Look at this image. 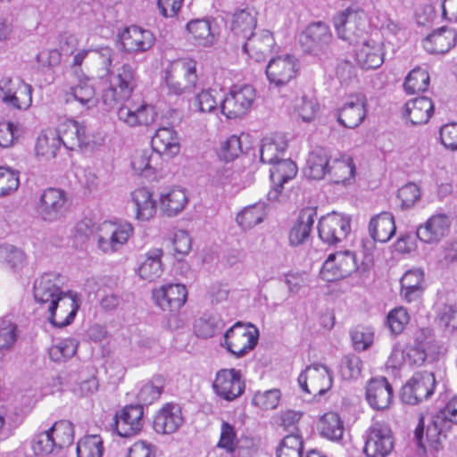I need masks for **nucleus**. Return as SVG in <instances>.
Masks as SVG:
<instances>
[{
    "label": "nucleus",
    "instance_id": "obj_26",
    "mask_svg": "<svg viewBox=\"0 0 457 457\" xmlns=\"http://www.w3.org/2000/svg\"><path fill=\"white\" fill-rule=\"evenodd\" d=\"M272 165L270 170L272 188L267 197L270 202H280L283 185L295 177L297 167L293 161L284 157Z\"/></svg>",
    "mask_w": 457,
    "mask_h": 457
},
{
    "label": "nucleus",
    "instance_id": "obj_18",
    "mask_svg": "<svg viewBox=\"0 0 457 457\" xmlns=\"http://www.w3.org/2000/svg\"><path fill=\"white\" fill-rule=\"evenodd\" d=\"M144 410L141 404L126 405L114 416V431L120 437L137 435L144 426Z\"/></svg>",
    "mask_w": 457,
    "mask_h": 457
},
{
    "label": "nucleus",
    "instance_id": "obj_6",
    "mask_svg": "<svg viewBox=\"0 0 457 457\" xmlns=\"http://www.w3.org/2000/svg\"><path fill=\"white\" fill-rule=\"evenodd\" d=\"M54 130L62 145L69 150L93 149L99 144L86 124L74 119L61 120Z\"/></svg>",
    "mask_w": 457,
    "mask_h": 457
},
{
    "label": "nucleus",
    "instance_id": "obj_38",
    "mask_svg": "<svg viewBox=\"0 0 457 457\" xmlns=\"http://www.w3.org/2000/svg\"><path fill=\"white\" fill-rule=\"evenodd\" d=\"M257 25V12L253 7L237 9L231 17L230 30L243 39L247 37Z\"/></svg>",
    "mask_w": 457,
    "mask_h": 457
},
{
    "label": "nucleus",
    "instance_id": "obj_37",
    "mask_svg": "<svg viewBox=\"0 0 457 457\" xmlns=\"http://www.w3.org/2000/svg\"><path fill=\"white\" fill-rule=\"evenodd\" d=\"M394 216L387 212L374 215L369 223V234L375 242L386 243L395 234Z\"/></svg>",
    "mask_w": 457,
    "mask_h": 457
},
{
    "label": "nucleus",
    "instance_id": "obj_34",
    "mask_svg": "<svg viewBox=\"0 0 457 457\" xmlns=\"http://www.w3.org/2000/svg\"><path fill=\"white\" fill-rule=\"evenodd\" d=\"M152 150L161 156L172 158L180 151V144L177 132L172 128H160L152 137Z\"/></svg>",
    "mask_w": 457,
    "mask_h": 457
},
{
    "label": "nucleus",
    "instance_id": "obj_63",
    "mask_svg": "<svg viewBox=\"0 0 457 457\" xmlns=\"http://www.w3.org/2000/svg\"><path fill=\"white\" fill-rule=\"evenodd\" d=\"M20 186L17 171L4 166H0V197L14 193Z\"/></svg>",
    "mask_w": 457,
    "mask_h": 457
},
{
    "label": "nucleus",
    "instance_id": "obj_53",
    "mask_svg": "<svg viewBox=\"0 0 457 457\" xmlns=\"http://www.w3.org/2000/svg\"><path fill=\"white\" fill-rule=\"evenodd\" d=\"M429 85V75L426 69L416 67L405 78L403 87L407 94L413 95L424 92Z\"/></svg>",
    "mask_w": 457,
    "mask_h": 457
},
{
    "label": "nucleus",
    "instance_id": "obj_44",
    "mask_svg": "<svg viewBox=\"0 0 457 457\" xmlns=\"http://www.w3.org/2000/svg\"><path fill=\"white\" fill-rule=\"evenodd\" d=\"M287 142L280 135L266 137L262 140L260 158L263 163L273 164L285 155Z\"/></svg>",
    "mask_w": 457,
    "mask_h": 457
},
{
    "label": "nucleus",
    "instance_id": "obj_4",
    "mask_svg": "<svg viewBox=\"0 0 457 457\" xmlns=\"http://www.w3.org/2000/svg\"><path fill=\"white\" fill-rule=\"evenodd\" d=\"M133 233L132 224L126 220H104L96 230L97 247L106 254L114 253L128 243Z\"/></svg>",
    "mask_w": 457,
    "mask_h": 457
},
{
    "label": "nucleus",
    "instance_id": "obj_50",
    "mask_svg": "<svg viewBox=\"0 0 457 457\" xmlns=\"http://www.w3.org/2000/svg\"><path fill=\"white\" fill-rule=\"evenodd\" d=\"M224 95L220 89H204L195 97L194 104L201 112H216L220 111Z\"/></svg>",
    "mask_w": 457,
    "mask_h": 457
},
{
    "label": "nucleus",
    "instance_id": "obj_19",
    "mask_svg": "<svg viewBox=\"0 0 457 457\" xmlns=\"http://www.w3.org/2000/svg\"><path fill=\"white\" fill-rule=\"evenodd\" d=\"M391 429L381 423H374L368 430L364 453L368 457H386L393 450Z\"/></svg>",
    "mask_w": 457,
    "mask_h": 457
},
{
    "label": "nucleus",
    "instance_id": "obj_41",
    "mask_svg": "<svg viewBox=\"0 0 457 457\" xmlns=\"http://www.w3.org/2000/svg\"><path fill=\"white\" fill-rule=\"evenodd\" d=\"M331 158L323 148H315L308 155L304 174L312 179H322L328 177Z\"/></svg>",
    "mask_w": 457,
    "mask_h": 457
},
{
    "label": "nucleus",
    "instance_id": "obj_31",
    "mask_svg": "<svg viewBox=\"0 0 457 457\" xmlns=\"http://www.w3.org/2000/svg\"><path fill=\"white\" fill-rule=\"evenodd\" d=\"M187 203V194L180 187H166L159 192V208L168 217H175L179 214Z\"/></svg>",
    "mask_w": 457,
    "mask_h": 457
},
{
    "label": "nucleus",
    "instance_id": "obj_16",
    "mask_svg": "<svg viewBox=\"0 0 457 457\" xmlns=\"http://www.w3.org/2000/svg\"><path fill=\"white\" fill-rule=\"evenodd\" d=\"M357 263L353 252L345 250L330 253L320 270L323 280L331 282L341 279L356 270Z\"/></svg>",
    "mask_w": 457,
    "mask_h": 457
},
{
    "label": "nucleus",
    "instance_id": "obj_2",
    "mask_svg": "<svg viewBox=\"0 0 457 457\" xmlns=\"http://www.w3.org/2000/svg\"><path fill=\"white\" fill-rule=\"evenodd\" d=\"M433 343L430 328H420L415 334L412 345L402 346L395 345L388 358V364L395 369L402 367L420 366L424 363L430 345Z\"/></svg>",
    "mask_w": 457,
    "mask_h": 457
},
{
    "label": "nucleus",
    "instance_id": "obj_13",
    "mask_svg": "<svg viewBox=\"0 0 457 457\" xmlns=\"http://www.w3.org/2000/svg\"><path fill=\"white\" fill-rule=\"evenodd\" d=\"M81 304L79 295L73 291L62 294L50 303L46 308L48 320L55 327L62 328L71 324L75 319Z\"/></svg>",
    "mask_w": 457,
    "mask_h": 457
},
{
    "label": "nucleus",
    "instance_id": "obj_15",
    "mask_svg": "<svg viewBox=\"0 0 457 457\" xmlns=\"http://www.w3.org/2000/svg\"><path fill=\"white\" fill-rule=\"evenodd\" d=\"M66 192L60 188L48 187L41 194L37 205L40 218L47 222H54L64 217L68 209Z\"/></svg>",
    "mask_w": 457,
    "mask_h": 457
},
{
    "label": "nucleus",
    "instance_id": "obj_51",
    "mask_svg": "<svg viewBox=\"0 0 457 457\" xmlns=\"http://www.w3.org/2000/svg\"><path fill=\"white\" fill-rule=\"evenodd\" d=\"M62 145L56 131L53 129H47L37 137L36 153L37 155L45 156L47 159L54 158Z\"/></svg>",
    "mask_w": 457,
    "mask_h": 457
},
{
    "label": "nucleus",
    "instance_id": "obj_35",
    "mask_svg": "<svg viewBox=\"0 0 457 457\" xmlns=\"http://www.w3.org/2000/svg\"><path fill=\"white\" fill-rule=\"evenodd\" d=\"M457 42V33L454 29L442 27L434 30L423 40L424 49L435 54L447 53Z\"/></svg>",
    "mask_w": 457,
    "mask_h": 457
},
{
    "label": "nucleus",
    "instance_id": "obj_23",
    "mask_svg": "<svg viewBox=\"0 0 457 457\" xmlns=\"http://www.w3.org/2000/svg\"><path fill=\"white\" fill-rule=\"evenodd\" d=\"M120 41L126 53L137 54L150 50L155 43V37L151 30L134 25L120 34Z\"/></svg>",
    "mask_w": 457,
    "mask_h": 457
},
{
    "label": "nucleus",
    "instance_id": "obj_33",
    "mask_svg": "<svg viewBox=\"0 0 457 457\" xmlns=\"http://www.w3.org/2000/svg\"><path fill=\"white\" fill-rule=\"evenodd\" d=\"M356 167L353 158L345 154L331 158L328 179L336 184L350 185L354 182Z\"/></svg>",
    "mask_w": 457,
    "mask_h": 457
},
{
    "label": "nucleus",
    "instance_id": "obj_20",
    "mask_svg": "<svg viewBox=\"0 0 457 457\" xmlns=\"http://www.w3.org/2000/svg\"><path fill=\"white\" fill-rule=\"evenodd\" d=\"M435 386V378L430 372L415 373L403 386L401 398L404 403L417 404L428 399L432 394Z\"/></svg>",
    "mask_w": 457,
    "mask_h": 457
},
{
    "label": "nucleus",
    "instance_id": "obj_21",
    "mask_svg": "<svg viewBox=\"0 0 457 457\" xmlns=\"http://www.w3.org/2000/svg\"><path fill=\"white\" fill-rule=\"evenodd\" d=\"M332 40L329 26L322 21L312 22L299 35V43L307 53L319 54Z\"/></svg>",
    "mask_w": 457,
    "mask_h": 457
},
{
    "label": "nucleus",
    "instance_id": "obj_49",
    "mask_svg": "<svg viewBox=\"0 0 457 457\" xmlns=\"http://www.w3.org/2000/svg\"><path fill=\"white\" fill-rule=\"evenodd\" d=\"M224 327V322L217 313H204L194 322V333L197 337L211 338Z\"/></svg>",
    "mask_w": 457,
    "mask_h": 457
},
{
    "label": "nucleus",
    "instance_id": "obj_60",
    "mask_svg": "<svg viewBox=\"0 0 457 457\" xmlns=\"http://www.w3.org/2000/svg\"><path fill=\"white\" fill-rule=\"evenodd\" d=\"M319 109V104L312 96H303L296 98L294 103L295 112L305 122L312 120Z\"/></svg>",
    "mask_w": 457,
    "mask_h": 457
},
{
    "label": "nucleus",
    "instance_id": "obj_12",
    "mask_svg": "<svg viewBox=\"0 0 457 457\" xmlns=\"http://www.w3.org/2000/svg\"><path fill=\"white\" fill-rule=\"evenodd\" d=\"M298 384L304 392L317 397L323 395L331 388L333 378L327 366L314 363L307 366L299 375Z\"/></svg>",
    "mask_w": 457,
    "mask_h": 457
},
{
    "label": "nucleus",
    "instance_id": "obj_11",
    "mask_svg": "<svg viewBox=\"0 0 457 457\" xmlns=\"http://www.w3.org/2000/svg\"><path fill=\"white\" fill-rule=\"evenodd\" d=\"M351 216L332 212L323 216L318 224L320 238L328 245H337L346 239L351 232Z\"/></svg>",
    "mask_w": 457,
    "mask_h": 457
},
{
    "label": "nucleus",
    "instance_id": "obj_48",
    "mask_svg": "<svg viewBox=\"0 0 457 457\" xmlns=\"http://www.w3.org/2000/svg\"><path fill=\"white\" fill-rule=\"evenodd\" d=\"M268 213L267 205L263 202H258L245 207L236 218L237 223L243 229H250L262 223Z\"/></svg>",
    "mask_w": 457,
    "mask_h": 457
},
{
    "label": "nucleus",
    "instance_id": "obj_28",
    "mask_svg": "<svg viewBox=\"0 0 457 457\" xmlns=\"http://www.w3.org/2000/svg\"><path fill=\"white\" fill-rule=\"evenodd\" d=\"M451 224V216L441 212L435 213L417 228V237L425 243H438L449 234Z\"/></svg>",
    "mask_w": 457,
    "mask_h": 457
},
{
    "label": "nucleus",
    "instance_id": "obj_10",
    "mask_svg": "<svg viewBox=\"0 0 457 457\" xmlns=\"http://www.w3.org/2000/svg\"><path fill=\"white\" fill-rule=\"evenodd\" d=\"M258 337V329L253 325L237 322L225 333L222 345L236 357H242L254 348Z\"/></svg>",
    "mask_w": 457,
    "mask_h": 457
},
{
    "label": "nucleus",
    "instance_id": "obj_56",
    "mask_svg": "<svg viewBox=\"0 0 457 457\" xmlns=\"http://www.w3.org/2000/svg\"><path fill=\"white\" fill-rule=\"evenodd\" d=\"M56 448H63L71 445L74 439L72 424L68 420L55 422L48 428Z\"/></svg>",
    "mask_w": 457,
    "mask_h": 457
},
{
    "label": "nucleus",
    "instance_id": "obj_22",
    "mask_svg": "<svg viewBox=\"0 0 457 457\" xmlns=\"http://www.w3.org/2000/svg\"><path fill=\"white\" fill-rule=\"evenodd\" d=\"M187 290L182 284H166L153 290V299L162 311L177 312L186 303Z\"/></svg>",
    "mask_w": 457,
    "mask_h": 457
},
{
    "label": "nucleus",
    "instance_id": "obj_5",
    "mask_svg": "<svg viewBox=\"0 0 457 457\" xmlns=\"http://www.w3.org/2000/svg\"><path fill=\"white\" fill-rule=\"evenodd\" d=\"M137 87V73L129 64H123L110 75V84L102 95L105 109L113 108L117 104L129 98Z\"/></svg>",
    "mask_w": 457,
    "mask_h": 457
},
{
    "label": "nucleus",
    "instance_id": "obj_46",
    "mask_svg": "<svg viewBox=\"0 0 457 457\" xmlns=\"http://www.w3.org/2000/svg\"><path fill=\"white\" fill-rule=\"evenodd\" d=\"M187 29L192 35L193 40L197 46H211L216 41L217 32L209 20L197 19L191 21L187 23Z\"/></svg>",
    "mask_w": 457,
    "mask_h": 457
},
{
    "label": "nucleus",
    "instance_id": "obj_27",
    "mask_svg": "<svg viewBox=\"0 0 457 457\" xmlns=\"http://www.w3.org/2000/svg\"><path fill=\"white\" fill-rule=\"evenodd\" d=\"M365 397L373 410L385 411L393 402V387L384 377L371 378L367 383Z\"/></svg>",
    "mask_w": 457,
    "mask_h": 457
},
{
    "label": "nucleus",
    "instance_id": "obj_59",
    "mask_svg": "<svg viewBox=\"0 0 457 457\" xmlns=\"http://www.w3.org/2000/svg\"><path fill=\"white\" fill-rule=\"evenodd\" d=\"M303 449L302 436L292 433L282 439L277 450V457H302Z\"/></svg>",
    "mask_w": 457,
    "mask_h": 457
},
{
    "label": "nucleus",
    "instance_id": "obj_58",
    "mask_svg": "<svg viewBox=\"0 0 457 457\" xmlns=\"http://www.w3.org/2000/svg\"><path fill=\"white\" fill-rule=\"evenodd\" d=\"M0 261L5 262L12 270H17L25 265L26 255L21 249L12 245L1 244Z\"/></svg>",
    "mask_w": 457,
    "mask_h": 457
},
{
    "label": "nucleus",
    "instance_id": "obj_8",
    "mask_svg": "<svg viewBox=\"0 0 457 457\" xmlns=\"http://www.w3.org/2000/svg\"><path fill=\"white\" fill-rule=\"evenodd\" d=\"M301 70L300 61L290 54L277 55L270 59L265 68L266 78L270 86L279 88L295 79Z\"/></svg>",
    "mask_w": 457,
    "mask_h": 457
},
{
    "label": "nucleus",
    "instance_id": "obj_62",
    "mask_svg": "<svg viewBox=\"0 0 457 457\" xmlns=\"http://www.w3.org/2000/svg\"><path fill=\"white\" fill-rule=\"evenodd\" d=\"M410 321V315L407 310L403 307L392 309L386 316V325L393 335H400Z\"/></svg>",
    "mask_w": 457,
    "mask_h": 457
},
{
    "label": "nucleus",
    "instance_id": "obj_29",
    "mask_svg": "<svg viewBox=\"0 0 457 457\" xmlns=\"http://www.w3.org/2000/svg\"><path fill=\"white\" fill-rule=\"evenodd\" d=\"M367 99L363 94L349 96L338 111V121L345 128L358 127L366 117Z\"/></svg>",
    "mask_w": 457,
    "mask_h": 457
},
{
    "label": "nucleus",
    "instance_id": "obj_17",
    "mask_svg": "<svg viewBox=\"0 0 457 457\" xmlns=\"http://www.w3.org/2000/svg\"><path fill=\"white\" fill-rule=\"evenodd\" d=\"M214 393L223 400L232 402L245 391V381L240 370L222 369L216 373L212 384Z\"/></svg>",
    "mask_w": 457,
    "mask_h": 457
},
{
    "label": "nucleus",
    "instance_id": "obj_30",
    "mask_svg": "<svg viewBox=\"0 0 457 457\" xmlns=\"http://www.w3.org/2000/svg\"><path fill=\"white\" fill-rule=\"evenodd\" d=\"M34 298L42 308H47L52 301L59 298L64 292L61 290L60 277L46 273L37 278L34 283Z\"/></svg>",
    "mask_w": 457,
    "mask_h": 457
},
{
    "label": "nucleus",
    "instance_id": "obj_36",
    "mask_svg": "<svg viewBox=\"0 0 457 457\" xmlns=\"http://www.w3.org/2000/svg\"><path fill=\"white\" fill-rule=\"evenodd\" d=\"M163 252L161 248H152L140 256L137 275L147 281L159 278L163 271L162 258Z\"/></svg>",
    "mask_w": 457,
    "mask_h": 457
},
{
    "label": "nucleus",
    "instance_id": "obj_1",
    "mask_svg": "<svg viewBox=\"0 0 457 457\" xmlns=\"http://www.w3.org/2000/svg\"><path fill=\"white\" fill-rule=\"evenodd\" d=\"M339 38L355 45V61L364 70L377 69L384 62V45L371 37L362 38L367 26L363 11L348 7L332 19Z\"/></svg>",
    "mask_w": 457,
    "mask_h": 457
},
{
    "label": "nucleus",
    "instance_id": "obj_40",
    "mask_svg": "<svg viewBox=\"0 0 457 457\" xmlns=\"http://www.w3.org/2000/svg\"><path fill=\"white\" fill-rule=\"evenodd\" d=\"M401 295L408 302L416 301L424 291V273L420 269L406 271L401 278Z\"/></svg>",
    "mask_w": 457,
    "mask_h": 457
},
{
    "label": "nucleus",
    "instance_id": "obj_45",
    "mask_svg": "<svg viewBox=\"0 0 457 457\" xmlns=\"http://www.w3.org/2000/svg\"><path fill=\"white\" fill-rule=\"evenodd\" d=\"M131 196L136 207V218L137 220L145 221L151 220L155 215L157 203L147 188H137L132 193Z\"/></svg>",
    "mask_w": 457,
    "mask_h": 457
},
{
    "label": "nucleus",
    "instance_id": "obj_61",
    "mask_svg": "<svg viewBox=\"0 0 457 457\" xmlns=\"http://www.w3.org/2000/svg\"><path fill=\"white\" fill-rule=\"evenodd\" d=\"M362 361L354 354L345 355L339 364V374L345 380H355L361 373Z\"/></svg>",
    "mask_w": 457,
    "mask_h": 457
},
{
    "label": "nucleus",
    "instance_id": "obj_52",
    "mask_svg": "<svg viewBox=\"0 0 457 457\" xmlns=\"http://www.w3.org/2000/svg\"><path fill=\"white\" fill-rule=\"evenodd\" d=\"M322 436L330 440H339L344 433L343 422L336 412L325 413L319 423Z\"/></svg>",
    "mask_w": 457,
    "mask_h": 457
},
{
    "label": "nucleus",
    "instance_id": "obj_55",
    "mask_svg": "<svg viewBox=\"0 0 457 457\" xmlns=\"http://www.w3.org/2000/svg\"><path fill=\"white\" fill-rule=\"evenodd\" d=\"M104 441L99 435L85 436L77 444L78 457H102Z\"/></svg>",
    "mask_w": 457,
    "mask_h": 457
},
{
    "label": "nucleus",
    "instance_id": "obj_24",
    "mask_svg": "<svg viewBox=\"0 0 457 457\" xmlns=\"http://www.w3.org/2000/svg\"><path fill=\"white\" fill-rule=\"evenodd\" d=\"M156 115L154 107L144 102L122 104L117 112L119 120L129 127L148 126Z\"/></svg>",
    "mask_w": 457,
    "mask_h": 457
},
{
    "label": "nucleus",
    "instance_id": "obj_54",
    "mask_svg": "<svg viewBox=\"0 0 457 457\" xmlns=\"http://www.w3.org/2000/svg\"><path fill=\"white\" fill-rule=\"evenodd\" d=\"M239 442L235 426L223 420L220 425L217 448L224 450L227 457H234V453L237 449Z\"/></svg>",
    "mask_w": 457,
    "mask_h": 457
},
{
    "label": "nucleus",
    "instance_id": "obj_7",
    "mask_svg": "<svg viewBox=\"0 0 457 457\" xmlns=\"http://www.w3.org/2000/svg\"><path fill=\"white\" fill-rule=\"evenodd\" d=\"M255 99L256 90L252 85H234L224 96L220 112L228 119L242 118L252 109Z\"/></svg>",
    "mask_w": 457,
    "mask_h": 457
},
{
    "label": "nucleus",
    "instance_id": "obj_47",
    "mask_svg": "<svg viewBox=\"0 0 457 457\" xmlns=\"http://www.w3.org/2000/svg\"><path fill=\"white\" fill-rule=\"evenodd\" d=\"M96 92L88 79H80L78 84L71 86L65 94L66 103L76 101L86 109H91L96 104Z\"/></svg>",
    "mask_w": 457,
    "mask_h": 457
},
{
    "label": "nucleus",
    "instance_id": "obj_32",
    "mask_svg": "<svg viewBox=\"0 0 457 457\" xmlns=\"http://www.w3.org/2000/svg\"><path fill=\"white\" fill-rule=\"evenodd\" d=\"M183 424L181 409L178 404L167 403L155 415L154 429L158 434H172Z\"/></svg>",
    "mask_w": 457,
    "mask_h": 457
},
{
    "label": "nucleus",
    "instance_id": "obj_9",
    "mask_svg": "<svg viewBox=\"0 0 457 457\" xmlns=\"http://www.w3.org/2000/svg\"><path fill=\"white\" fill-rule=\"evenodd\" d=\"M31 85L21 78L4 77L0 79V99L9 108L26 111L32 104Z\"/></svg>",
    "mask_w": 457,
    "mask_h": 457
},
{
    "label": "nucleus",
    "instance_id": "obj_39",
    "mask_svg": "<svg viewBox=\"0 0 457 457\" xmlns=\"http://www.w3.org/2000/svg\"><path fill=\"white\" fill-rule=\"evenodd\" d=\"M433 113L434 104L428 97H417L404 104L403 115L413 125L427 123Z\"/></svg>",
    "mask_w": 457,
    "mask_h": 457
},
{
    "label": "nucleus",
    "instance_id": "obj_3",
    "mask_svg": "<svg viewBox=\"0 0 457 457\" xmlns=\"http://www.w3.org/2000/svg\"><path fill=\"white\" fill-rule=\"evenodd\" d=\"M163 73L169 93L176 96L193 90L198 81L196 62L190 58H180L169 62Z\"/></svg>",
    "mask_w": 457,
    "mask_h": 457
},
{
    "label": "nucleus",
    "instance_id": "obj_25",
    "mask_svg": "<svg viewBox=\"0 0 457 457\" xmlns=\"http://www.w3.org/2000/svg\"><path fill=\"white\" fill-rule=\"evenodd\" d=\"M245 39L243 51L257 62H263L276 46L273 33L267 29L253 32Z\"/></svg>",
    "mask_w": 457,
    "mask_h": 457
},
{
    "label": "nucleus",
    "instance_id": "obj_43",
    "mask_svg": "<svg viewBox=\"0 0 457 457\" xmlns=\"http://www.w3.org/2000/svg\"><path fill=\"white\" fill-rule=\"evenodd\" d=\"M315 215L316 211L314 209H305L300 212L296 223L289 232V243L291 245H299L308 239L314 223Z\"/></svg>",
    "mask_w": 457,
    "mask_h": 457
},
{
    "label": "nucleus",
    "instance_id": "obj_42",
    "mask_svg": "<svg viewBox=\"0 0 457 457\" xmlns=\"http://www.w3.org/2000/svg\"><path fill=\"white\" fill-rule=\"evenodd\" d=\"M159 155L153 150H136L132 154L131 168L137 174L150 177L159 170Z\"/></svg>",
    "mask_w": 457,
    "mask_h": 457
},
{
    "label": "nucleus",
    "instance_id": "obj_64",
    "mask_svg": "<svg viewBox=\"0 0 457 457\" xmlns=\"http://www.w3.org/2000/svg\"><path fill=\"white\" fill-rule=\"evenodd\" d=\"M31 448L36 455L44 456L50 454L56 449L48 429L37 433L32 441Z\"/></svg>",
    "mask_w": 457,
    "mask_h": 457
},
{
    "label": "nucleus",
    "instance_id": "obj_57",
    "mask_svg": "<svg viewBox=\"0 0 457 457\" xmlns=\"http://www.w3.org/2000/svg\"><path fill=\"white\" fill-rule=\"evenodd\" d=\"M78 342L73 338H65L54 344L48 350L49 357L55 362L71 359L77 352Z\"/></svg>",
    "mask_w": 457,
    "mask_h": 457
},
{
    "label": "nucleus",
    "instance_id": "obj_14",
    "mask_svg": "<svg viewBox=\"0 0 457 457\" xmlns=\"http://www.w3.org/2000/svg\"><path fill=\"white\" fill-rule=\"evenodd\" d=\"M450 428L447 420H437V412L429 418L427 424L425 418H420L414 433L417 445L425 451L427 447L433 451H438L442 448L443 439L445 436V432Z\"/></svg>",
    "mask_w": 457,
    "mask_h": 457
}]
</instances>
